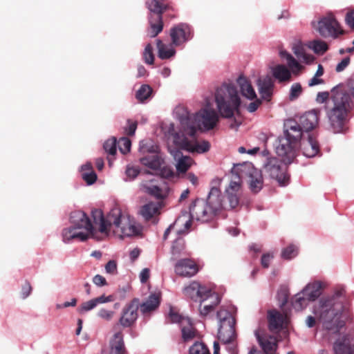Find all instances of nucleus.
Returning <instances> with one entry per match:
<instances>
[{
  "instance_id": "f257e3e1",
  "label": "nucleus",
  "mask_w": 354,
  "mask_h": 354,
  "mask_svg": "<svg viewBox=\"0 0 354 354\" xmlns=\"http://www.w3.org/2000/svg\"><path fill=\"white\" fill-rule=\"evenodd\" d=\"M93 222L99 226V233L95 231L87 216L82 211L71 214V225L63 228L61 232L62 241L68 244L73 241H85L90 238L101 240L113 233L120 239L140 234L142 226L122 212L118 206L113 207L106 216L102 211L94 209L91 212Z\"/></svg>"
},
{
  "instance_id": "f03ea898",
  "label": "nucleus",
  "mask_w": 354,
  "mask_h": 354,
  "mask_svg": "<svg viewBox=\"0 0 354 354\" xmlns=\"http://www.w3.org/2000/svg\"><path fill=\"white\" fill-rule=\"evenodd\" d=\"M174 116L180 124L179 131H176L173 123L165 127V133L171 138L174 143L180 149L189 153L202 154L210 149V143L207 140H198L196 128L201 131L214 129L218 124L220 117L218 111L212 106L209 100L194 114H190L183 106H178L174 110Z\"/></svg>"
},
{
  "instance_id": "7ed1b4c3",
  "label": "nucleus",
  "mask_w": 354,
  "mask_h": 354,
  "mask_svg": "<svg viewBox=\"0 0 354 354\" xmlns=\"http://www.w3.org/2000/svg\"><path fill=\"white\" fill-rule=\"evenodd\" d=\"M343 288L336 289L333 293L321 297L312 308L314 316L309 315L306 320V326L313 328L316 322L328 330L337 332L350 319L348 308L344 303Z\"/></svg>"
},
{
  "instance_id": "20e7f679",
  "label": "nucleus",
  "mask_w": 354,
  "mask_h": 354,
  "mask_svg": "<svg viewBox=\"0 0 354 354\" xmlns=\"http://www.w3.org/2000/svg\"><path fill=\"white\" fill-rule=\"evenodd\" d=\"M214 99L221 117L227 119L239 114L241 97L236 86L232 82H224L215 88Z\"/></svg>"
},
{
  "instance_id": "39448f33",
  "label": "nucleus",
  "mask_w": 354,
  "mask_h": 354,
  "mask_svg": "<svg viewBox=\"0 0 354 354\" xmlns=\"http://www.w3.org/2000/svg\"><path fill=\"white\" fill-rule=\"evenodd\" d=\"M350 109L348 97L339 88H333L330 100L326 107V112L330 129L335 133L344 131Z\"/></svg>"
},
{
  "instance_id": "423d86ee",
  "label": "nucleus",
  "mask_w": 354,
  "mask_h": 354,
  "mask_svg": "<svg viewBox=\"0 0 354 354\" xmlns=\"http://www.w3.org/2000/svg\"><path fill=\"white\" fill-rule=\"evenodd\" d=\"M301 138L298 124L293 120H288L284 123V136L279 138L274 144L277 155L282 161L291 163L297 156V150Z\"/></svg>"
},
{
  "instance_id": "0eeeda50",
  "label": "nucleus",
  "mask_w": 354,
  "mask_h": 354,
  "mask_svg": "<svg viewBox=\"0 0 354 354\" xmlns=\"http://www.w3.org/2000/svg\"><path fill=\"white\" fill-rule=\"evenodd\" d=\"M223 207L222 196L220 190L212 187L207 200L198 198L189 207L188 218L192 221L196 220L202 223L212 220Z\"/></svg>"
},
{
  "instance_id": "6e6552de",
  "label": "nucleus",
  "mask_w": 354,
  "mask_h": 354,
  "mask_svg": "<svg viewBox=\"0 0 354 354\" xmlns=\"http://www.w3.org/2000/svg\"><path fill=\"white\" fill-rule=\"evenodd\" d=\"M279 55L286 62L287 66L281 64L274 65L271 68L272 75L279 83L288 82L291 80L292 75H297L304 67L288 51L281 50Z\"/></svg>"
},
{
  "instance_id": "1a4fd4ad",
  "label": "nucleus",
  "mask_w": 354,
  "mask_h": 354,
  "mask_svg": "<svg viewBox=\"0 0 354 354\" xmlns=\"http://www.w3.org/2000/svg\"><path fill=\"white\" fill-rule=\"evenodd\" d=\"M217 319L219 339L226 346V348L231 354H235V344L233 342L235 337L234 317L228 310L222 308L217 313Z\"/></svg>"
},
{
  "instance_id": "9d476101",
  "label": "nucleus",
  "mask_w": 354,
  "mask_h": 354,
  "mask_svg": "<svg viewBox=\"0 0 354 354\" xmlns=\"http://www.w3.org/2000/svg\"><path fill=\"white\" fill-rule=\"evenodd\" d=\"M288 164L274 157L267 158L263 164V171L271 178L276 180L279 186L286 187L290 183V176L287 171Z\"/></svg>"
},
{
  "instance_id": "9b49d317",
  "label": "nucleus",
  "mask_w": 354,
  "mask_h": 354,
  "mask_svg": "<svg viewBox=\"0 0 354 354\" xmlns=\"http://www.w3.org/2000/svg\"><path fill=\"white\" fill-rule=\"evenodd\" d=\"M238 178H248L250 188L252 192H259L263 186V177L261 171L250 162H245L237 167Z\"/></svg>"
},
{
  "instance_id": "f8f14e48",
  "label": "nucleus",
  "mask_w": 354,
  "mask_h": 354,
  "mask_svg": "<svg viewBox=\"0 0 354 354\" xmlns=\"http://www.w3.org/2000/svg\"><path fill=\"white\" fill-rule=\"evenodd\" d=\"M316 29L324 37L337 38L343 33L339 23L331 14L320 18L317 21Z\"/></svg>"
},
{
  "instance_id": "ddd939ff",
  "label": "nucleus",
  "mask_w": 354,
  "mask_h": 354,
  "mask_svg": "<svg viewBox=\"0 0 354 354\" xmlns=\"http://www.w3.org/2000/svg\"><path fill=\"white\" fill-rule=\"evenodd\" d=\"M142 187L145 192L157 198H164L169 192L167 185L160 177L144 180Z\"/></svg>"
},
{
  "instance_id": "4468645a",
  "label": "nucleus",
  "mask_w": 354,
  "mask_h": 354,
  "mask_svg": "<svg viewBox=\"0 0 354 354\" xmlns=\"http://www.w3.org/2000/svg\"><path fill=\"white\" fill-rule=\"evenodd\" d=\"M318 114L319 111L314 109L303 114L298 121L293 120L299 126L301 138L310 134L309 131L317 127L319 122Z\"/></svg>"
},
{
  "instance_id": "2eb2a0df",
  "label": "nucleus",
  "mask_w": 354,
  "mask_h": 354,
  "mask_svg": "<svg viewBox=\"0 0 354 354\" xmlns=\"http://www.w3.org/2000/svg\"><path fill=\"white\" fill-rule=\"evenodd\" d=\"M109 354H124L126 352L123 333L118 326L113 327L109 337Z\"/></svg>"
},
{
  "instance_id": "dca6fc26",
  "label": "nucleus",
  "mask_w": 354,
  "mask_h": 354,
  "mask_svg": "<svg viewBox=\"0 0 354 354\" xmlns=\"http://www.w3.org/2000/svg\"><path fill=\"white\" fill-rule=\"evenodd\" d=\"M175 273L184 277H192L198 272L196 263L188 258L179 259L174 265Z\"/></svg>"
},
{
  "instance_id": "f3484780",
  "label": "nucleus",
  "mask_w": 354,
  "mask_h": 354,
  "mask_svg": "<svg viewBox=\"0 0 354 354\" xmlns=\"http://www.w3.org/2000/svg\"><path fill=\"white\" fill-rule=\"evenodd\" d=\"M170 36L172 44L175 46L181 45L192 37L191 28L187 24H180L173 28Z\"/></svg>"
},
{
  "instance_id": "a211bd4d",
  "label": "nucleus",
  "mask_w": 354,
  "mask_h": 354,
  "mask_svg": "<svg viewBox=\"0 0 354 354\" xmlns=\"http://www.w3.org/2000/svg\"><path fill=\"white\" fill-rule=\"evenodd\" d=\"M268 319L269 329L273 333L278 332L286 326L288 322L286 315L281 314L275 310L268 311Z\"/></svg>"
},
{
  "instance_id": "6ab92c4d",
  "label": "nucleus",
  "mask_w": 354,
  "mask_h": 354,
  "mask_svg": "<svg viewBox=\"0 0 354 354\" xmlns=\"http://www.w3.org/2000/svg\"><path fill=\"white\" fill-rule=\"evenodd\" d=\"M304 155L307 158L315 157L319 152V146L315 139L310 135L302 136L299 142Z\"/></svg>"
},
{
  "instance_id": "aec40b11",
  "label": "nucleus",
  "mask_w": 354,
  "mask_h": 354,
  "mask_svg": "<svg viewBox=\"0 0 354 354\" xmlns=\"http://www.w3.org/2000/svg\"><path fill=\"white\" fill-rule=\"evenodd\" d=\"M327 283L324 281L315 280L308 283L302 289L304 295L308 296L312 301H315L322 294L323 290L326 288Z\"/></svg>"
},
{
  "instance_id": "412c9836",
  "label": "nucleus",
  "mask_w": 354,
  "mask_h": 354,
  "mask_svg": "<svg viewBox=\"0 0 354 354\" xmlns=\"http://www.w3.org/2000/svg\"><path fill=\"white\" fill-rule=\"evenodd\" d=\"M176 162V169L178 174H184L195 164L194 160L189 156H183L180 151L176 150L171 151Z\"/></svg>"
},
{
  "instance_id": "4be33fe9",
  "label": "nucleus",
  "mask_w": 354,
  "mask_h": 354,
  "mask_svg": "<svg viewBox=\"0 0 354 354\" xmlns=\"http://www.w3.org/2000/svg\"><path fill=\"white\" fill-rule=\"evenodd\" d=\"M207 289L208 288L201 286L198 282L192 281L187 286L184 288L183 294L187 297L195 301H198L204 296L205 292H207Z\"/></svg>"
},
{
  "instance_id": "5701e85b",
  "label": "nucleus",
  "mask_w": 354,
  "mask_h": 354,
  "mask_svg": "<svg viewBox=\"0 0 354 354\" xmlns=\"http://www.w3.org/2000/svg\"><path fill=\"white\" fill-rule=\"evenodd\" d=\"M138 318V306L133 303L126 306L119 322L123 327H130Z\"/></svg>"
},
{
  "instance_id": "b1692460",
  "label": "nucleus",
  "mask_w": 354,
  "mask_h": 354,
  "mask_svg": "<svg viewBox=\"0 0 354 354\" xmlns=\"http://www.w3.org/2000/svg\"><path fill=\"white\" fill-rule=\"evenodd\" d=\"M191 227V221L188 218L187 213L182 214L171 225L164 233V239H166L171 230L176 228L178 234H181L188 231Z\"/></svg>"
},
{
  "instance_id": "393cba45",
  "label": "nucleus",
  "mask_w": 354,
  "mask_h": 354,
  "mask_svg": "<svg viewBox=\"0 0 354 354\" xmlns=\"http://www.w3.org/2000/svg\"><path fill=\"white\" fill-rule=\"evenodd\" d=\"M257 86L261 97L269 100L272 95L274 83L269 76L262 77L258 79Z\"/></svg>"
},
{
  "instance_id": "a878e982",
  "label": "nucleus",
  "mask_w": 354,
  "mask_h": 354,
  "mask_svg": "<svg viewBox=\"0 0 354 354\" xmlns=\"http://www.w3.org/2000/svg\"><path fill=\"white\" fill-rule=\"evenodd\" d=\"M140 161L142 165L153 171L160 169L164 163L163 158L158 152L148 154L141 158Z\"/></svg>"
},
{
  "instance_id": "bb28decb",
  "label": "nucleus",
  "mask_w": 354,
  "mask_h": 354,
  "mask_svg": "<svg viewBox=\"0 0 354 354\" xmlns=\"http://www.w3.org/2000/svg\"><path fill=\"white\" fill-rule=\"evenodd\" d=\"M236 84L239 87L241 95L248 100H252L257 97L256 92L250 80L243 75L236 79Z\"/></svg>"
},
{
  "instance_id": "cd10ccee",
  "label": "nucleus",
  "mask_w": 354,
  "mask_h": 354,
  "mask_svg": "<svg viewBox=\"0 0 354 354\" xmlns=\"http://www.w3.org/2000/svg\"><path fill=\"white\" fill-rule=\"evenodd\" d=\"M241 188L239 180H232L225 192L229 201L230 207L235 208L239 205V194Z\"/></svg>"
},
{
  "instance_id": "c85d7f7f",
  "label": "nucleus",
  "mask_w": 354,
  "mask_h": 354,
  "mask_svg": "<svg viewBox=\"0 0 354 354\" xmlns=\"http://www.w3.org/2000/svg\"><path fill=\"white\" fill-rule=\"evenodd\" d=\"M292 50L299 59V62L309 64L314 61L313 55L306 53L305 46L300 41H295L292 43Z\"/></svg>"
},
{
  "instance_id": "c756f323",
  "label": "nucleus",
  "mask_w": 354,
  "mask_h": 354,
  "mask_svg": "<svg viewBox=\"0 0 354 354\" xmlns=\"http://www.w3.org/2000/svg\"><path fill=\"white\" fill-rule=\"evenodd\" d=\"M255 335L266 354H277L276 353L277 344V339L270 336L269 337H261L257 332L255 333Z\"/></svg>"
},
{
  "instance_id": "7c9ffc66",
  "label": "nucleus",
  "mask_w": 354,
  "mask_h": 354,
  "mask_svg": "<svg viewBox=\"0 0 354 354\" xmlns=\"http://www.w3.org/2000/svg\"><path fill=\"white\" fill-rule=\"evenodd\" d=\"M181 322L180 326L181 328L182 338L184 342H189L197 336L198 333L193 326L189 318L183 319Z\"/></svg>"
},
{
  "instance_id": "2f4dec72",
  "label": "nucleus",
  "mask_w": 354,
  "mask_h": 354,
  "mask_svg": "<svg viewBox=\"0 0 354 354\" xmlns=\"http://www.w3.org/2000/svg\"><path fill=\"white\" fill-rule=\"evenodd\" d=\"M160 301L159 293L151 294L148 299L140 305V311L143 314H147L156 310L160 304Z\"/></svg>"
},
{
  "instance_id": "473e14b6",
  "label": "nucleus",
  "mask_w": 354,
  "mask_h": 354,
  "mask_svg": "<svg viewBox=\"0 0 354 354\" xmlns=\"http://www.w3.org/2000/svg\"><path fill=\"white\" fill-rule=\"evenodd\" d=\"M156 43L158 55L161 59H169L176 54V50L173 46V44H165L160 39H158Z\"/></svg>"
},
{
  "instance_id": "72a5a7b5",
  "label": "nucleus",
  "mask_w": 354,
  "mask_h": 354,
  "mask_svg": "<svg viewBox=\"0 0 354 354\" xmlns=\"http://www.w3.org/2000/svg\"><path fill=\"white\" fill-rule=\"evenodd\" d=\"M80 173L82 179L88 185L93 184L97 180V175L90 162H86L81 167Z\"/></svg>"
},
{
  "instance_id": "f704fd0d",
  "label": "nucleus",
  "mask_w": 354,
  "mask_h": 354,
  "mask_svg": "<svg viewBox=\"0 0 354 354\" xmlns=\"http://www.w3.org/2000/svg\"><path fill=\"white\" fill-rule=\"evenodd\" d=\"M160 205L158 203L151 202L140 208V214L145 220H149L158 213Z\"/></svg>"
},
{
  "instance_id": "c9c22d12",
  "label": "nucleus",
  "mask_w": 354,
  "mask_h": 354,
  "mask_svg": "<svg viewBox=\"0 0 354 354\" xmlns=\"http://www.w3.org/2000/svg\"><path fill=\"white\" fill-rule=\"evenodd\" d=\"M333 350L335 354H353V346L345 338L339 339L334 343Z\"/></svg>"
},
{
  "instance_id": "e433bc0d",
  "label": "nucleus",
  "mask_w": 354,
  "mask_h": 354,
  "mask_svg": "<svg viewBox=\"0 0 354 354\" xmlns=\"http://www.w3.org/2000/svg\"><path fill=\"white\" fill-rule=\"evenodd\" d=\"M311 301V299H308L301 290L292 298V306L297 310H301L306 308Z\"/></svg>"
},
{
  "instance_id": "4c0bfd02",
  "label": "nucleus",
  "mask_w": 354,
  "mask_h": 354,
  "mask_svg": "<svg viewBox=\"0 0 354 354\" xmlns=\"http://www.w3.org/2000/svg\"><path fill=\"white\" fill-rule=\"evenodd\" d=\"M198 302H199L200 304L204 303V304L207 306L216 307L220 303V299L216 293L213 292L210 288H208L207 292H205L204 296H203Z\"/></svg>"
},
{
  "instance_id": "58836bf2",
  "label": "nucleus",
  "mask_w": 354,
  "mask_h": 354,
  "mask_svg": "<svg viewBox=\"0 0 354 354\" xmlns=\"http://www.w3.org/2000/svg\"><path fill=\"white\" fill-rule=\"evenodd\" d=\"M152 92L153 90L150 86L143 84L136 91V97L139 102H144L151 97Z\"/></svg>"
},
{
  "instance_id": "ea45409f",
  "label": "nucleus",
  "mask_w": 354,
  "mask_h": 354,
  "mask_svg": "<svg viewBox=\"0 0 354 354\" xmlns=\"http://www.w3.org/2000/svg\"><path fill=\"white\" fill-rule=\"evenodd\" d=\"M307 46L315 53L323 55L328 50L327 44L322 40H314L308 43Z\"/></svg>"
},
{
  "instance_id": "a19ab883",
  "label": "nucleus",
  "mask_w": 354,
  "mask_h": 354,
  "mask_svg": "<svg viewBox=\"0 0 354 354\" xmlns=\"http://www.w3.org/2000/svg\"><path fill=\"white\" fill-rule=\"evenodd\" d=\"M298 254V248L297 245L291 244L283 248L281 252V257L287 261L295 258Z\"/></svg>"
},
{
  "instance_id": "79ce46f5",
  "label": "nucleus",
  "mask_w": 354,
  "mask_h": 354,
  "mask_svg": "<svg viewBox=\"0 0 354 354\" xmlns=\"http://www.w3.org/2000/svg\"><path fill=\"white\" fill-rule=\"evenodd\" d=\"M97 304L94 298L82 302L77 308V312L80 315H85L93 310L97 307Z\"/></svg>"
},
{
  "instance_id": "37998d69",
  "label": "nucleus",
  "mask_w": 354,
  "mask_h": 354,
  "mask_svg": "<svg viewBox=\"0 0 354 354\" xmlns=\"http://www.w3.org/2000/svg\"><path fill=\"white\" fill-rule=\"evenodd\" d=\"M140 151L142 153H149V154H153L158 152V147L157 145H153L151 141L142 140L140 142Z\"/></svg>"
},
{
  "instance_id": "c03bdc74",
  "label": "nucleus",
  "mask_w": 354,
  "mask_h": 354,
  "mask_svg": "<svg viewBox=\"0 0 354 354\" xmlns=\"http://www.w3.org/2000/svg\"><path fill=\"white\" fill-rule=\"evenodd\" d=\"M188 318L189 317H183L182 315H180L175 308L171 306L169 307V310L167 317V321L168 322L178 323L180 326L182 322L181 321L183 319Z\"/></svg>"
},
{
  "instance_id": "a18cd8bd",
  "label": "nucleus",
  "mask_w": 354,
  "mask_h": 354,
  "mask_svg": "<svg viewBox=\"0 0 354 354\" xmlns=\"http://www.w3.org/2000/svg\"><path fill=\"white\" fill-rule=\"evenodd\" d=\"M185 249V243L184 241L182 239H177L172 245V250H171V259H176L179 256L183 254V251Z\"/></svg>"
},
{
  "instance_id": "49530a36",
  "label": "nucleus",
  "mask_w": 354,
  "mask_h": 354,
  "mask_svg": "<svg viewBox=\"0 0 354 354\" xmlns=\"http://www.w3.org/2000/svg\"><path fill=\"white\" fill-rule=\"evenodd\" d=\"M189 354H209V351L207 346L201 342H196L189 348Z\"/></svg>"
},
{
  "instance_id": "de8ad7c7",
  "label": "nucleus",
  "mask_w": 354,
  "mask_h": 354,
  "mask_svg": "<svg viewBox=\"0 0 354 354\" xmlns=\"http://www.w3.org/2000/svg\"><path fill=\"white\" fill-rule=\"evenodd\" d=\"M342 93L348 97V104L354 106V79H352L348 83V87L346 90L339 88Z\"/></svg>"
},
{
  "instance_id": "09e8293b",
  "label": "nucleus",
  "mask_w": 354,
  "mask_h": 354,
  "mask_svg": "<svg viewBox=\"0 0 354 354\" xmlns=\"http://www.w3.org/2000/svg\"><path fill=\"white\" fill-rule=\"evenodd\" d=\"M96 315L98 318L105 322H111L115 315V312L112 310L102 308L98 310Z\"/></svg>"
},
{
  "instance_id": "8fccbe9b",
  "label": "nucleus",
  "mask_w": 354,
  "mask_h": 354,
  "mask_svg": "<svg viewBox=\"0 0 354 354\" xmlns=\"http://www.w3.org/2000/svg\"><path fill=\"white\" fill-rule=\"evenodd\" d=\"M104 149L109 155H115L116 153V139H108L104 144Z\"/></svg>"
},
{
  "instance_id": "3c124183",
  "label": "nucleus",
  "mask_w": 354,
  "mask_h": 354,
  "mask_svg": "<svg viewBox=\"0 0 354 354\" xmlns=\"http://www.w3.org/2000/svg\"><path fill=\"white\" fill-rule=\"evenodd\" d=\"M118 148L122 153L125 154L129 152L131 142L127 138H121L118 141Z\"/></svg>"
},
{
  "instance_id": "603ef678",
  "label": "nucleus",
  "mask_w": 354,
  "mask_h": 354,
  "mask_svg": "<svg viewBox=\"0 0 354 354\" xmlns=\"http://www.w3.org/2000/svg\"><path fill=\"white\" fill-rule=\"evenodd\" d=\"M143 58L145 62L147 64H152L154 61V55L153 54V49L151 44H147L143 52Z\"/></svg>"
},
{
  "instance_id": "864d4df0",
  "label": "nucleus",
  "mask_w": 354,
  "mask_h": 354,
  "mask_svg": "<svg viewBox=\"0 0 354 354\" xmlns=\"http://www.w3.org/2000/svg\"><path fill=\"white\" fill-rule=\"evenodd\" d=\"M302 93V88L300 84H293L290 89L289 98L290 100H295L299 97Z\"/></svg>"
},
{
  "instance_id": "5fc2aeb1",
  "label": "nucleus",
  "mask_w": 354,
  "mask_h": 354,
  "mask_svg": "<svg viewBox=\"0 0 354 354\" xmlns=\"http://www.w3.org/2000/svg\"><path fill=\"white\" fill-rule=\"evenodd\" d=\"M274 257V252L270 251L263 254L261 259V264L265 268H268Z\"/></svg>"
},
{
  "instance_id": "6e6d98bb",
  "label": "nucleus",
  "mask_w": 354,
  "mask_h": 354,
  "mask_svg": "<svg viewBox=\"0 0 354 354\" xmlns=\"http://www.w3.org/2000/svg\"><path fill=\"white\" fill-rule=\"evenodd\" d=\"M105 272L107 274L115 276L118 274V265L115 260H110L104 266Z\"/></svg>"
},
{
  "instance_id": "4d7b16f0",
  "label": "nucleus",
  "mask_w": 354,
  "mask_h": 354,
  "mask_svg": "<svg viewBox=\"0 0 354 354\" xmlns=\"http://www.w3.org/2000/svg\"><path fill=\"white\" fill-rule=\"evenodd\" d=\"M140 171L136 167L128 166L125 171L127 178L125 180H132L138 175Z\"/></svg>"
},
{
  "instance_id": "13d9d810",
  "label": "nucleus",
  "mask_w": 354,
  "mask_h": 354,
  "mask_svg": "<svg viewBox=\"0 0 354 354\" xmlns=\"http://www.w3.org/2000/svg\"><path fill=\"white\" fill-rule=\"evenodd\" d=\"M253 101L246 106V110L250 113L256 111L261 104V100L258 99L257 97L252 100Z\"/></svg>"
},
{
  "instance_id": "bf43d9fd",
  "label": "nucleus",
  "mask_w": 354,
  "mask_h": 354,
  "mask_svg": "<svg viewBox=\"0 0 354 354\" xmlns=\"http://www.w3.org/2000/svg\"><path fill=\"white\" fill-rule=\"evenodd\" d=\"M215 307L207 306L206 304H204V303H202V304L199 305V312L200 315L202 317H205L208 315L209 313L213 312Z\"/></svg>"
},
{
  "instance_id": "052dcab7",
  "label": "nucleus",
  "mask_w": 354,
  "mask_h": 354,
  "mask_svg": "<svg viewBox=\"0 0 354 354\" xmlns=\"http://www.w3.org/2000/svg\"><path fill=\"white\" fill-rule=\"evenodd\" d=\"M94 299L95 300L97 306H98L100 304H106L109 302H111L113 301V296H111V295L106 296L105 295H102L99 297H95Z\"/></svg>"
},
{
  "instance_id": "680f3d73",
  "label": "nucleus",
  "mask_w": 354,
  "mask_h": 354,
  "mask_svg": "<svg viewBox=\"0 0 354 354\" xmlns=\"http://www.w3.org/2000/svg\"><path fill=\"white\" fill-rule=\"evenodd\" d=\"M93 283L97 287H103L107 285L106 279L100 274H96L93 277Z\"/></svg>"
},
{
  "instance_id": "e2e57ef3",
  "label": "nucleus",
  "mask_w": 354,
  "mask_h": 354,
  "mask_svg": "<svg viewBox=\"0 0 354 354\" xmlns=\"http://www.w3.org/2000/svg\"><path fill=\"white\" fill-rule=\"evenodd\" d=\"M32 292V287L29 282L26 281L23 285L21 291V296L23 299H26Z\"/></svg>"
},
{
  "instance_id": "0e129e2a",
  "label": "nucleus",
  "mask_w": 354,
  "mask_h": 354,
  "mask_svg": "<svg viewBox=\"0 0 354 354\" xmlns=\"http://www.w3.org/2000/svg\"><path fill=\"white\" fill-rule=\"evenodd\" d=\"M127 123L128 126L125 128L126 133L129 136L134 135L137 129V122L136 121L128 120Z\"/></svg>"
},
{
  "instance_id": "69168bd1",
  "label": "nucleus",
  "mask_w": 354,
  "mask_h": 354,
  "mask_svg": "<svg viewBox=\"0 0 354 354\" xmlns=\"http://www.w3.org/2000/svg\"><path fill=\"white\" fill-rule=\"evenodd\" d=\"M350 59L349 57L344 58L336 66V71L341 72L344 71L349 64Z\"/></svg>"
},
{
  "instance_id": "338daca9",
  "label": "nucleus",
  "mask_w": 354,
  "mask_h": 354,
  "mask_svg": "<svg viewBox=\"0 0 354 354\" xmlns=\"http://www.w3.org/2000/svg\"><path fill=\"white\" fill-rule=\"evenodd\" d=\"M150 271L148 268H144L140 273V280L142 283H145L149 279Z\"/></svg>"
},
{
  "instance_id": "774afa93",
  "label": "nucleus",
  "mask_w": 354,
  "mask_h": 354,
  "mask_svg": "<svg viewBox=\"0 0 354 354\" xmlns=\"http://www.w3.org/2000/svg\"><path fill=\"white\" fill-rule=\"evenodd\" d=\"M346 21L349 27L354 29V10L347 13Z\"/></svg>"
}]
</instances>
